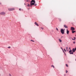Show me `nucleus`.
Listing matches in <instances>:
<instances>
[{
    "instance_id": "c85d7f7f",
    "label": "nucleus",
    "mask_w": 76,
    "mask_h": 76,
    "mask_svg": "<svg viewBox=\"0 0 76 76\" xmlns=\"http://www.w3.org/2000/svg\"><path fill=\"white\" fill-rule=\"evenodd\" d=\"M19 10H20V11L21 10V9H20Z\"/></svg>"
},
{
    "instance_id": "4be33fe9",
    "label": "nucleus",
    "mask_w": 76,
    "mask_h": 76,
    "mask_svg": "<svg viewBox=\"0 0 76 76\" xmlns=\"http://www.w3.org/2000/svg\"><path fill=\"white\" fill-rule=\"evenodd\" d=\"M8 48H11V47H8Z\"/></svg>"
},
{
    "instance_id": "aec40b11",
    "label": "nucleus",
    "mask_w": 76,
    "mask_h": 76,
    "mask_svg": "<svg viewBox=\"0 0 76 76\" xmlns=\"http://www.w3.org/2000/svg\"><path fill=\"white\" fill-rule=\"evenodd\" d=\"M56 30H57V31H58V28H56Z\"/></svg>"
},
{
    "instance_id": "20e7f679",
    "label": "nucleus",
    "mask_w": 76,
    "mask_h": 76,
    "mask_svg": "<svg viewBox=\"0 0 76 76\" xmlns=\"http://www.w3.org/2000/svg\"><path fill=\"white\" fill-rule=\"evenodd\" d=\"M8 10L9 11H12V10H15V8H8Z\"/></svg>"
},
{
    "instance_id": "9b49d317",
    "label": "nucleus",
    "mask_w": 76,
    "mask_h": 76,
    "mask_svg": "<svg viewBox=\"0 0 76 76\" xmlns=\"http://www.w3.org/2000/svg\"><path fill=\"white\" fill-rule=\"evenodd\" d=\"M74 39H73V38H72V40H75V37H74Z\"/></svg>"
},
{
    "instance_id": "f3484780",
    "label": "nucleus",
    "mask_w": 76,
    "mask_h": 76,
    "mask_svg": "<svg viewBox=\"0 0 76 76\" xmlns=\"http://www.w3.org/2000/svg\"><path fill=\"white\" fill-rule=\"evenodd\" d=\"M66 50H67V49H68V47H66Z\"/></svg>"
},
{
    "instance_id": "a878e982",
    "label": "nucleus",
    "mask_w": 76,
    "mask_h": 76,
    "mask_svg": "<svg viewBox=\"0 0 76 76\" xmlns=\"http://www.w3.org/2000/svg\"><path fill=\"white\" fill-rule=\"evenodd\" d=\"M28 7H29V4H28Z\"/></svg>"
},
{
    "instance_id": "393cba45",
    "label": "nucleus",
    "mask_w": 76,
    "mask_h": 76,
    "mask_svg": "<svg viewBox=\"0 0 76 76\" xmlns=\"http://www.w3.org/2000/svg\"><path fill=\"white\" fill-rule=\"evenodd\" d=\"M9 76H12V75H11V74H9Z\"/></svg>"
},
{
    "instance_id": "423d86ee",
    "label": "nucleus",
    "mask_w": 76,
    "mask_h": 76,
    "mask_svg": "<svg viewBox=\"0 0 76 76\" xmlns=\"http://www.w3.org/2000/svg\"><path fill=\"white\" fill-rule=\"evenodd\" d=\"M34 23L35 25H37L38 26H39V25L38 24V23H37V22H35Z\"/></svg>"
},
{
    "instance_id": "4468645a",
    "label": "nucleus",
    "mask_w": 76,
    "mask_h": 76,
    "mask_svg": "<svg viewBox=\"0 0 76 76\" xmlns=\"http://www.w3.org/2000/svg\"><path fill=\"white\" fill-rule=\"evenodd\" d=\"M31 41H32V42H35V41L33 40H31Z\"/></svg>"
},
{
    "instance_id": "a211bd4d",
    "label": "nucleus",
    "mask_w": 76,
    "mask_h": 76,
    "mask_svg": "<svg viewBox=\"0 0 76 76\" xmlns=\"http://www.w3.org/2000/svg\"><path fill=\"white\" fill-rule=\"evenodd\" d=\"M66 67H68V65H67V64H66Z\"/></svg>"
},
{
    "instance_id": "b1692460",
    "label": "nucleus",
    "mask_w": 76,
    "mask_h": 76,
    "mask_svg": "<svg viewBox=\"0 0 76 76\" xmlns=\"http://www.w3.org/2000/svg\"><path fill=\"white\" fill-rule=\"evenodd\" d=\"M73 44H75V42H73Z\"/></svg>"
},
{
    "instance_id": "ddd939ff",
    "label": "nucleus",
    "mask_w": 76,
    "mask_h": 76,
    "mask_svg": "<svg viewBox=\"0 0 76 76\" xmlns=\"http://www.w3.org/2000/svg\"><path fill=\"white\" fill-rule=\"evenodd\" d=\"M74 32H76V31H72V33H74Z\"/></svg>"
},
{
    "instance_id": "bb28decb",
    "label": "nucleus",
    "mask_w": 76,
    "mask_h": 76,
    "mask_svg": "<svg viewBox=\"0 0 76 76\" xmlns=\"http://www.w3.org/2000/svg\"><path fill=\"white\" fill-rule=\"evenodd\" d=\"M64 50L65 52H66V49H64Z\"/></svg>"
},
{
    "instance_id": "7c9ffc66",
    "label": "nucleus",
    "mask_w": 76,
    "mask_h": 76,
    "mask_svg": "<svg viewBox=\"0 0 76 76\" xmlns=\"http://www.w3.org/2000/svg\"><path fill=\"white\" fill-rule=\"evenodd\" d=\"M1 4V3H0V4Z\"/></svg>"
},
{
    "instance_id": "f257e3e1",
    "label": "nucleus",
    "mask_w": 76,
    "mask_h": 76,
    "mask_svg": "<svg viewBox=\"0 0 76 76\" xmlns=\"http://www.w3.org/2000/svg\"><path fill=\"white\" fill-rule=\"evenodd\" d=\"M35 1L34 0H32L30 3V6L32 7V5H34L35 6H37V4H35Z\"/></svg>"
},
{
    "instance_id": "f03ea898",
    "label": "nucleus",
    "mask_w": 76,
    "mask_h": 76,
    "mask_svg": "<svg viewBox=\"0 0 76 76\" xmlns=\"http://www.w3.org/2000/svg\"><path fill=\"white\" fill-rule=\"evenodd\" d=\"M61 32L62 34H64V30L63 29L61 30Z\"/></svg>"
},
{
    "instance_id": "cd10ccee",
    "label": "nucleus",
    "mask_w": 76,
    "mask_h": 76,
    "mask_svg": "<svg viewBox=\"0 0 76 76\" xmlns=\"http://www.w3.org/2000/svg\"><path fill=\"white\" fill-rule=\"evenodd\" d=\"M59 21H61V19H59Z\"/></svg>"
},
{
    "instance_id": "39448f33",
    "label": "nucleus",
    "mask_w": 76,
    "mask_h": 76,
    "mask_svg": "<svg viewBox=\"0 0 76 76\" xmlns=\"http://www.w3.org/2000/svg\"><path fill=\"white\" fill-rule=\"evenodd\" d=\"M71 30H72V31H74V30H75V29L74 27H71Z\"/></svg>"
},
{
    "instance_id": "1a4fd4ad",
    "label": "nucleus",
    "mask_w": 76,
    "mask_h": 76,
    "mask_svg": "<svg viewBox=\"0 0 76 76\" xmlns=\"http://www.w3.org/2000/svg\"><path fill=\"white\" fill-rule=\"evenodd\" d=\"M69 30L67 29L66 33L67 34H69Z\"/></svg>"
},
{
    "instance_id": "9d476101",
    "label": "nucleus",
    "mask_w": 76,
    "mask_h": 76,
    "mask_svg": "<svg viewBox=\"0 0 76 76\" xmlns=\"http://www.w3.org/2000/svg\"><path fill=\"white\" fill-rule=\"evenodd\" d=\"M58 40H59V41L60 42H62V41L61 39H59Z\"/></svg>"
},
{
    "instance_id": "412c9836",
    "label": "nucleus",
    "mask_w": 76,
    "mask_h": 76,
    "mask_svg": "<svg viewBox=\"0 0 76 76\" xmlns=\"http://www.w3.org/2000/svg\"><path fill=\"white\" fill-rule=\"evenodd\" d=\"M66 73H67V72H68V71L67 70H66Z\"/></svg>"
},
{
    "instance_id": "dca6fc26",
    "label": "nucleus",
    "mask_w": 76,
    "mask_h": 76,
    "mask_svg": "<svg viewBox=\"0 0 76 76\" xmlns=\"http://www.w3.org/2000/svg\"><path fill=\"white\" fill-rule=\"evenodd\" d=\"M51 67H52L53 68H54V66L53 65H51Z\"/></svg>"
},
{
    "instance_id": "0eeeda50",
    "label": "nucleus",
    "mask_w": 76,
    "mask_h": 76,
    "mask_svg": "<svg viewBox=\"0 0 76 76\" xmlns=\"http://www.w3.org/2000/svg\"><path fill=\"white\" fill-rule=\"evenodd\" d=\"M64 27L65 28H67V26H66V25L65 24L64 25Z\"/></svg>"
},
{
    "instance_id": "2eb2a0df",
    "label": "nucleus",
    "mask_w": 76,
    "mask_h": 76,
    "mask_svg": "<svg viewBox=\"0 0 76 76\" xmlns=\"http://www.w3.org/2000/svg\"><path fill=\"white\" fill-rule=\"evenodd\" d=\"M72 50H70V51H69V53H71L72 52Z\"/></svg>"
},
{
    "instance_id": "7ed1b4c3",
    "label": "nucleus",
    "mask_w": 76,
    "mask_h": 76,
    "mask_svg": "<svg viewBox=\"0 0 76 76\" xmlns=\"http://www.w3.org/2000/svg\"><path fill=\"white\" fill-rule=\"evenodd\" d=\"M0 14H1V15H6V13L4 12H2L0 13Z\"/></svg>"
},
{
    "instance_id": "f8f14e48",
    "label": "nucleus",
    "mask_w": 76,
    "mask_h": 76,
    "mask_svg": "<svg viewBox=\"0 0 76 76\" xmlns=\"http://www.w3.org/2000/svg\"><path fill=\"white\" fill-rule=\"evenodd\" d=\"M70 54H73V52H71V53H70Z\"/></svg>"
},
{
    "instance_id": "6ab92c4d",
    "label": "nucleus",
    "mask_w": 76,
    "mask_h": 76,
    "mask_svg": "<svg viewBox=\"0 0 76 76\" xmlns=\"http://www.w3.org/2000/svg\"><path fill=\"white\" fill-rule=\"evenodd\" d=\"M61 48L62 50H63V51H64V50H63V48Z\"/></svg>"
},
{
    "instance_id": "c756f323",
    "label": "nucleus",
    "mask_w": 76,
    "mask_h": 76,
    "mask_svg": "<svg viewBox=\"0 0 76 76\" xmlns=\"http://www.w3.org/2000/svg\"><path fill=\"white\" fill-rule=\"evenodd\" d=\"M69 50H70V48H69Z\"/></svg>"
},
{
    "instance_id": "5701e85b",
    "label": "nucleus",
    "mask_w": 76,
    "mask_h": 76,
    "mask_svg": "<svg viewBox=\"0 0 76 76\" xmlns=\"http://www.w3.org/2000/svg\"><path fill=\"white\" fill-rule=\"evenodd\" d=\"M41 28L42 29V30L44 29V28H43L41 27Z\"/></svg>"
},
{
    "instance_id": "6e6552de",
    "label": "nucleus",
    "mask_w": 76,
    "mask_h": 76,
    "mask_svg": "<svg viewBox=\"0 0 76 76\" xmlns=\"http://www.w3.org/2000/svg\"><path fill=\"white\" fill-rule=\"evenodd\" d=\"M72 51L74 53H75V48H73L72 50Z\"/></svg>"
}]
</instances>
